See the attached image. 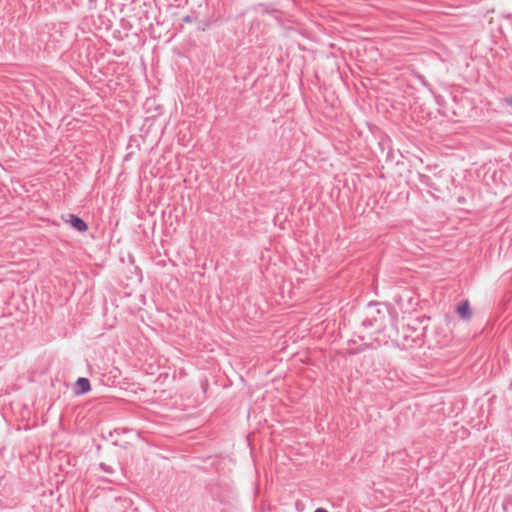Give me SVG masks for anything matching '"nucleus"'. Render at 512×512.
Returning a JSON list of instances; mask_svg holds the SVG:
<instances>
[{"instance_id": "f03ea898", "label": "nucleus", "mask_w": 512, "mask_h": 512, "mask_svg": "<svg viewBox=\"0 0 512 512\" xmlns=\"http://www.w3.org/2000/svg\"><path fill=\"white\" fill-rule=\"evenodd\" d=\"M456 311H457L458 315L464 320H468L471 317V311H470V306H469L468 301L461 302L457 306Z\"/></svg>"}, {"instance_id": "f257e3e1", "label": "nucleus", "mask_w": 512, "mask_h": 512, "mask_svg": "<svg viewBox=\"0 0 512 512\" xmlns=\"http://www.w3.org/2000/svg\"><path fill=\"white\" fill-rule=\"evenodd\" d=\"M66 222L70 223V225L79 232H84L88 228L87 224L81 218L73 214L68 215V219L66 220Z\"/></svg>"}, {"instance_id": "20e7f679", "label": "nucleus", "mask_w": 512, "mask_h": 512, "mask_svg": "<svg viewBox=\"0 0 512 512\" xmlns=\"http://www.w3.org/2000/svg\"><path fill=\"white\" fill-rule=\"evenodd\" d=\"M314 512H328V511L324 508H317Z\"/></svg>"}, {"instance_id": "7ed1b4c3", "label": "nucleus", "mask_w": 512, "mask_h": 512, "mask_svg": "<svg viewBox=\"0 0 512 512\" xmlns=\"http://www.w3.org/2000/svg\"><path fill=\"white\" fill-rule=\"evenodd\" d=\"M77 387L79 388L81 393H86L90 390V382L86 378H79L77 380Z\"/></svg>"}, {"instance_id": "39448f33", "label": "nucleus", "mask_w": 512, "mask_h": 512, "mask_svg": "<svg viewBox=\"0 0 512 512\" xmlns=\"http://www.w3.org/2000/svg\"><path fill=\"white\" fill-rule=\"evenodd\" d=\"M509 103L512 105V98L509 100Z\"/></svg>"}]
</instances>
